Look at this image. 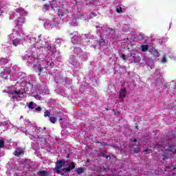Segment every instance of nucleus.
<instances>
[{
	"label": "nucleus",
	"mask_w": 176,
	"mask_h": 176,
	"mask_svg": "<svg viewBox=\"0 0 176 176\" xmlns=\"http://www.w3.org/2000/svg\"><path fill=\"white\" fill-rule=\"evenodd\" d=\"M175 155V147L173 146H169L168 148L164 149V153L162 155L163 160H167L170 157H173Z\"/></svg>",
	"instance_id": "nucleus-1"
},
{
	"label": "nucleus",
	"mask_w": 176,
	"mask_h": 176,
	"mask_svg": "<svg viewBox=\"0 0 176 176\" xmlns=\"http://www.w3.org/2000/svg\"><path fill=\"white\" fill-rule=\"evenodd\" d=\"M65 160H60L56 162V167L54 168L55 173L56 174H60V175H64V171H63V167H65Z\"/></svg>",
	"instance_id": "nucleus-2"
},
{
	"label": "nucleus",
	"mask_w": 176,
	"mask_h": 176,
	"mask_svg": "<svg viewBox=\"0 0 176 176\" xmlns=\"http://www.w3.org/2000/svg\"><path fill=\"white\" fill-rule=\"evenodd\" d=\"M65 166L62 169L64 174H65V173H71L72 170H75V162H70L69 160H65Z\"/></svg>",
	"instance_id": "nucleus-3"
},
{
	"label": "nucleus",
	"mask_w": 176,
	"mask_h": 176,
	"mask_svg": "<svg viewBox=\"0 0 176 176\" xmlns=\"http://www.w3.org/2000/svg\"><path fill=\"white\" fill-rule=\"evenodd\" d=\"M9 75H10V72H9V71L5 70L3 67L0 68V78L8 79Z\"/></svg>",
	"instance_id": "nucleus-4"
},
{
	"label": "nucleus",
	"mask_w": 176,
	"mask_h": 176,
	"mask_svg": "<svg viewBox=\"0 0 176 176\" xmlns=\"http://www.w3.org/2000/svg\"><path fill=\"white\" fill-rule=\"evenodd\" d=\"M16 157H20L21 155H24V150L21 148H16L14 153Z\"/></svg>",
	"instance_id": "nucleus-5"
},
{
	"label": "nucleus",
	"mask_w": 176,
	"mask_h": 176,
	"mask_svg": "<svg viewBox=\"0 0 176 176\" xmlns=\"http://www.w3.org/2000/svg\"><path fill=\"white\" fill-rule=\"evenodd\" d=\"M68 10L65 8H60L58 11V15L59 17H63V16H65V14H68Z\"/></svg>",
	"instance_id": "nucleus-6"
},
{
	"label": "nucleus",
	"mask_w": 176,
	"mask_h": 176,
	"mask_svg": "<svg viewBox=\"0 0 176 176\" xmlns=\"http://www.w3.org/2000/svg\"><path fill=\"white\" fill-rule=\"evenodd\" d=\"M24 23H25V17H19L16 22V27H20L21 25H23Z\"/></svg>",
	"instance_id": "nucleus-7"
},
{
	"label": "nucleus",
	"mask_w": 176,
	"mask_h": 176,
	"mask_svg": "<svg viewBox=\"0 0 176 176\" xmlns=\"http://www.w3.org/2000/svg\"><path fill=\"white\" fill-rule=\"evenodd\" d=\"M126 93H127V90L125 88L121 89L120 90L119 98H126Z\"/></svg>",
	"instance_id": "nucleus-8"
},
{
	"label": "nucleus",
	"mask_w": 176,
	"mask_h": 176,
	"mask_svg": "<svg viewBox=\"0 0 176 176\" xmlns=\"http://www.w3.org/2000/svg\"><path fill=\"white\" fill-rule=\"evenodd\" d=\"M21 39L20 38H16L12 40V45L15 46V47H16V46H19V45H21Z\"/></svg>",
	"instance_id": "nucleus-9"
},
{
	"label": "nucleus",
	"mask_w": 176,
	"mask_h": 176,
	"mask_svg": "<svg viewBox=\"0 0 176 176\" xmlns=\"http://www.w3.org/2000/svg\"><path fill=\"white\" fill-rule=\"evenodd\" d=\"M37 175L49 176V173L46 170H40V171L37 172Z\"/></svg>",
	"instance_id": "nucleus-10"
},
{
	"label": "nucleus",
	"mask_w": 176,
	"mask_h": 176,
	"mask_svg": "<svg viewBox=\"0 0 176 176\" xmlns=\"http://www.w3.org/2000/svg\"><path fill=\"white\" fill-rule=\"evenodd\" d=\"M76 174L78 175H80V174H83L85 173V168L83 167H80L76 170Z\"/></svg>",
	"instance_id": "nucleus-11"
},
{
	"label": "nucleus",
	"mask_w": 176,
	"mask_h": 176,
	"mask_svg": "<svg viewBox=\"0 0 176 176\" xmlns=\"http://www.w3.org/2000/svg\"><path fill=\"white\" fill-rule=\"evenodd\" d=\"M36 68L38 69V76H41V74H42L43 69H46V67H42L41 65H38L36 66Z\"/></svg>",
	"instance_id": "nucleus-12"
},
{
	"label": "nucleus",
	"mask_w": 176,
	"mask_h": 176,
	"mask_svg": "<svg viewBox=\"0 0 176 176\" xmlns=\"http://www.w3.org/2000/svg\"><path fill=\"white\" fill-rule=\"evenodd\" d=\"M10 94H12V96H20V94H23V93H21V90H19V91H12L11 93H9Z\"/></svg>",
	"instance_id": "nucleus-13"
},
{
	"label": "nucleus",
	"mask_w": 176,
	"mask_h": 176,
	"mask_svg": "<svg viewBox=\"0 0 176 176\" xmlns=\"http://www.w3.org/2000/svg\"><path fill=\"white\" fill-rule=\"evenodd\" d=\"M142 52H148V49H149V46L148 45H141Z\"/></svg>",
	"instance_id": "nucleus-14"
},
{
	"label": "nucleus",
	"mask_w": 176,
	"mask_h": 176,
	"mask_svg": "<svg viewBox=\"0 0 176 176\" xmlns=\"http://www.w3.org/2000/svg\"><path fill=\"white\" fill-rule=\"evenodd\" d=\"M50 110H45L44 112V118H50Z\"/></svg>",
	"instance_id": "nucleus-15"
},
{
	"label": "nucleus",
	"mask_w": 176,
	"mask_h": 176,
	"mask_svg": "<svg viewBox=\"0 0 176 176\" xmlns=\"http://www.w3.org/2000/svg\"><path fill=\"white\" fill-rule=\"evenodd\" d=\"M50 122H51V123L54 124L56 123V122H57V118L56 117H50Z\"/></svg>",
	"instance_id": "nucleus-16"
},
{
	"label": "nucleus",
	"mask_w": 176,
	"mask_h": 176,
	"mask_svg": "<svg viewBox=\"0 0 176 176\" xmlns=\"http://www.w3.org/2000/svg\"><path fill=\"white\" fill-rule=\"evenodd\" d=\"M5 147V140L3 139L0 140V149Z\"/></svg>",
	"instance_id": "nucleus-17"
},
{
	"label": "nucleus",
	"mask_w": 176,
	"mask_h": 176,
	"mask_svg": "<svg viewBox=\"0 0 176 176\" xmlns=\"http://www.w3.org/2000/svg\"><path fill=\"white\" fill-rule=\"evenodd\" d=\"M99 45L100 46H104L105 45V40H104V38H100Z\"/></svg>",
	"instance_id": "nucleus-18"
},
{
	"label": "nucleus",
	"mask_w": 176,
	"mask_h": 176,
	"mask_svg": "<svg viewBox=\"0 0 176 176\" xmlns=\"http://www.w3.org/2000/svg\"><path fill=\"white\" fill-rule=\"evenodd\" d=\"M134 63H140L141 61V58L140 56H133Z\"/></svg>",
	"instance_id": "nucleus-19"
},
{
	"label": "nucleus",
	"mask_w": 176,
	"mask_h": 176,
	"mask_svg": "<svg viewBox=\"0 0 176 176\" xmlns=\"http://www.w3.org/2000/svg\"><path fill=\"white\" fill-rule=\"evenodd\" d=\"M28 108H30V109H34V102H30L29 103Z\"/></svg>",
	"instance_id": "nucleus-20"
},
{
	"label": "nucleus",
	"mask_w": 176,
	"mask_h": 176,
	"mask_svg": "<svg viewBox=\"0 0 176 176\" xmlns=\"http://www.w3.org/2000/svg\"><path fill=\"white\" fill-rule=\"evenodd\" d=\"M117 13H123V10L122 9V7L118 8L116 9Z\"/></svg>",
	"instance_id": "nucleus-21"
},
{
	"label": "nucleus",
	"mask_w": 176,
	"mask_h": 176,
	"mask_svg": "<svg viewBox=\"0 0 176 176\" xmlns=\"http://www.w3.org/2000/svg\"><path fill=\"white\" fill-rule=\"evenodd\" d=\"M49 8H50V6H49V4H45L43 9H45V10H48Z\"/></svg>",
	"instance_id": "nucleus-22"
},
{
	"label": "nucleus",
	"mask_w": 176,
	"mask_h": 176,
	"mask_svg": "<svg viewBox=\"0 0 176 176\" xmlns=\"http://www.w3.org/2000/svg\"><path fill=\"white\" fill-rule=\"evenodd\" d=\"M102 173H107V171H109V168H102Z\"/></svg>",
	"instance_id": "nucleus-23"
},
{
	"label": "nucleus",
	"mask_w": 176,
	"mask_h": 176,
	"mask_svg": "<svg viewBox=\"0 0 176 176\" xmlns=\"http://www.w3.org/2000/svg\"><path fill=\"white\" fill-rule=\"evenodd\" d=\"M162 63H167V58H166V55L163 56Z\"/></svg>",
	"instance_id": "nucleus-24"
},
{
	"label": "nucleus",
	"mask_w": 176,
	"mask_h": 176,
	"mask_svg": "<svg viewBox=\"0 0 176 176\" xmlns=\"http://www.w3.org/2000/svg\"><path fill=\"white\" fill-rule=\"evenodd\" d=\"M120 68L121 69H124V74H126V72H127V69H126V66H120Z\"/></svg>",
	"instance_id": "nucleus-25"
},
{
	"label": "nucleus",
	"mask_w": 176,
	"mask_h": 176,
	"mask_svg": "<svg viewBox=\"0 0 176 176\" xmlns=\"http://www.w3.org/2000/svg\"><path fill=\"white\" fill-rule=\"evenodd\" d=\"M133 152L135 153H140V148L137 147L134 149Z\"/></svg>",
	"instance_id": "nucleus-26"
},
{
	"label": "nucleus",
	"mask_w": 176,
	"mask_h": 176,
	"mask_svg": "<svg viewBox=\"0 0 176 176\" xmlns=\"http://www.w3.org/2000/svg\"><path fill=\"white\" fill-rule=\"evenodd\" d=\"M122 58L124 60V61H127V58H126V55L125 54H122L121 56Z\"/></svg>",
	"instance_id": "nucleus-27"
},
{
	"label": "nucleus",
	"mask_w": 176,
	"mask_h": 176,
	"mask_svg": "<svg viewBox=\"0 0 176 176\" xmlns=\"http://www.w3.org/2000/svg\"><path fill=\"white\" fill-rule=\"evenodd\" d=\"M90 16L91 17H96V16H97V14H96L95 12H91Z\"/></svg>",
	"instance_id": "nucleus-28"
},
{
	"label": "nucleus",
	"mask_w": 176,
	"mask_h": 176,
	"mask_svg": "<svg viewBox=\"0 0 176 176\" xmlns=\"http://www.w3.org/2000/svg\"><path fill=\"white\" fill-rule=\"evenodd\" d=\"M30 58H31V60H33L34 61H38V58H35L34 56H30Z\"/></svg>",
	"instance_id": "nucleus-29"
},
{
	"label": "nucleus",
	"mask_w": 176,
	"mask_h": 176,
	"mask_svg": "<svg viewBox=\"0 0 176 176\" xmlns=\"http://www.w3.org/2000/svg\"><path fill=\"white\" fill-rule=\"evenodd\" d=\"M35 111H42V107H37V108L35 109Z\"/></svg>",
	"instance_id": "nucleus-30"
},
{
	"label": "nucleus",
	"mask_w": 176,
	"mask_h": 176,
	"mask_svg": "<svg viewBox=\"0 0 176 176\" xmlns=\"http://www.w3.org/2000/svg\"><path fill=\"white\" fill-rule=\"evenodd\" d=\"M101 145H103L104 146H107L109 144L107 142H102Z\"/></svg>",
	"instance_id": "nucleus-31"
},
{
	"label": "nucleus",
	"mask_w": 176,
	"mask_h": 176,
	"mask_svg": "<svg viewBox=\"0 0 176 176\" xmlns=\"http://www.w3.org/2000/svg\"><path fill=\"white\" fill-rule=\"evenodd\" d=\"M143 152H148V153H151L152 152V151H151L149 149H145L143 151Z\"/></svg>",
	"instance_id": "nucleus-32"
},
{
	"label": "nucleus",
	"mask_w": 176,
	"mask_h": 176,
	"mask_svg": "<svg viewBox=\"0 0 176 176\" xmlns=\"http://www.w3.org/2000/svg\"><path fill=\"white\" fill-rule=\"evenodd\" d=\"M111 146H112V148H115V149H119V146H118L111 145Z\"/></svg>",
	"instance_id": "nucleus-33"
},
{
	"label": "nucleus",
	"mask_w": 176,
	"mask_h": 176,
	"mask_svg": "<svg viewBox=\"0 0 176 176\" xmlns=\"http://www.w3.org/2000/svg\"><path fill=\"white\" fill-rule=\"evenodd\" d=\"M52 53H55L56 52V48H53L52 50H51Z\"/></svg>",
	"instance_id": "nucleus-34"
},
{
	"label": "nucleus",
	"mask_w": 176,
	"mask_h": 176,
	"mask_svg": "<svg viewBox=\"0 0 176 176\" xmlns=\"http://www.w3.org/2000/svg\"><path fill=\"white\" fill-rule=\"evenodd\" d=\"M66 158L67 159H69V153H67V156H66Z\"/></svg>",
	"instance_id": "nucleus-35"
},
{
	"label": "nucleus",
	"mask_w": 176,
	"mask_h": 176,
	"mask_svg": "<svg viewBox=\"0 0 176 176\" xmlns=\"http://www.w3.org/2000/svg\"><path fill=\"white\" fill-rule=\"evenodd\" d=\"M132 141H133V142H137V139L135 138Z\"/></svg>",
	"instance_id": "nucleus-36"
},
{
	"label": "nucleus",
	"mask_w": 176,
	"mask_h": 176,
	"mask_svg": "<svg viewBox=\"0 0 176 176\" xmlns=\"http://www.w3.org/2000/svg\"><path fill=\"white\" fill-rule=\"evenodd\" d=\"M96 144H102V142L97 141V142H96Z\"/></svg>",
	"instance_id": "nucleus-37"
},
{
	"label": "nucleus",
	"mask_w": 176,
	"mask_h": 176,
	"mask_svg": "<svg viewBox=\"0 0 176 176\" xmlns=\"http://www.w3.org/2000/svg\"><path fill=\"white\" fill-rule=\"evenodd\" d=\"M133 146H134V145H133V144L129 145V148H133Z\"/></svg>",
	"instance_id": "nucleus-38"
},
{
	"label": "nucleus",
	"mask_w": 176,
	"mask_h": 176,
	"mask_svg": "<svg viewBox=\"0 0 176 176\" xmlns=\"http://www.w3.org/2000/svg\"><path fill=\"white\" fill-rule=\"evenodd\" d=\"M108 157H111L109 155H106V159H108Z\"/></svg>",
	"instance_id": "nucleus-39"
},
{
	"label": "nucleus",
	"mask_w": 176,
	"mask_h": 176,
	"mask_svg": "<svg viewBox=\"0 0 176 176\" xmlns=\"http://www.w3.org/2000/svg\"><path fill=\"white\" fill-rule=\"evenodd\" d=\"M47 49H52V47H47Z\"/></svg>",
	"instance_id": "nucleus-40"
},
{
	"label": "nucleus",
	"mask_w": 176,
	"mask_h": 176,
	"mask_svg": "<svg viewBox=\"0 0 176 176\" xmlns=\"http://www.w3.org/2000/svg\"><path fill=\"white\" fill-rule=\"evenodd\" d=\"M59 120H63V118H60L59 119Z\"/></svg>",
	"instance_id": "nucleus-41"
},
{
	"label": "nucleus",
	"mask_w": 176,
	"mask_h": 176,
	"mask_svg": "<svg viewBox=\"0 0 176 176\" xmlns=\"http://www.w3.org/2000/svg\"><path fill=\"white\" fill-rule=\"evenodd\" d=\"M71 64H72L73 65H75V64H74V63H71Z\"/></svg>",
	"instance_id": "nucleus-42"
},
{
	"label": "nucleus",
	"mask_w": 176,
	"mask_h": 176,
	"mask_svg": "<svg viewBox=\"0 0 176 176\" xmlns=\"http://www.w3.org/2000/svg\"><path fill=\"white\" fill-rule=\"evenodd\" d=\"M78 67H79V63H77Z\"/></svg>",
	"instance_id": "nucleus-43"
},
{
	"label": "nucleus",
	"mask_w": 176,
	"mask_h": 176,
	"mask_svg": "<svg viewBox=\"0 0 176 176\" xmlns=\"http://www.w3.org/2000/svg\"><path fill=\"white\" fill-rule=\"evenodd\" d=\"M132 145H133V146H135V144H132Z\"/></svg>",
	"instance_id": "nucleus-44"
},
{
	"label": "nucleus",
	"mask_w": 176,
	"mask_h": 176,
	"mask_svg": "<svg viewBox=\"0 0 176 176\" xmlns=\"http://www.w3.org/2000/svg\"><path fill=\"white\" fill-rule=\"evenodd\" d=\"M13 97V98H14L16 96H12Z\"/></svg>",
	"instance_id": "nucleus-45"
},
{
	"label": "nucleus",
	"mask_w": 176,
	"mask_h": 176,
	"mask_svg": "<svg viewBox=\"0 0 176 176\" xmlns=\"http://www.w3.org/2000/svg\"><path fill=\"white\" fill-rule=\"evenodd\" d=\"M38 38H41V36H38Z\"/></svg>",
	"instance_id": "nucleus-46"
},
{
	"label": "nucleus",
	"mask_w": 176,
	"mask_h": 176,
	"mask_svg": "<svg viewBox=\"0 0 176 176\" xmlns=\"http://www.w3.org/2000/svg\"><path fill=\"white\" fill-rule=\"evenodd\" d=\"M40 47H43V46H41Z\"/></svg>",
	"instance_id": "nucleus-47"
},
{
	"label": "nucleus",
	"mask_w": 176,
	"mask_h": 176,
	"mask_svg": "<svg viewBox=\"0 0 176 176\" xmlns=\"http://www.w3.org/2000/svg\"><path fill=\"white\" fill-rule=\"evenodd\" d=\"M46 64H47V62H45Z\"/></svg>",
	"instance_id": "nucleus-48"
}]
</instances>
